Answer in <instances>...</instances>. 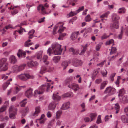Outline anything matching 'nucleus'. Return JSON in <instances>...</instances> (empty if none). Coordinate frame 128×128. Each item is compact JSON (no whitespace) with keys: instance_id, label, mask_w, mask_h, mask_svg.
<instances>
[{"instance_id":"nucleus-1","label":"nucleus","mask_w":128,"mask_h":128,"mask_svg":"<svg viewBox=\"0 0 128 128\" xmlns=\"http://www.w3.org/2000/svg\"><path fill=\"white\" fill-rule=\"evenodd\" d=\"M50 86V84L47 83H46L45 84L42 85L39 88L38 90H36L35 91L34 93V96H36L37 94H42L46 89L47 91L48 92Z\"/></svg>"},{"instance_id":"nucleus-2","label":"nucleus","mask_w":128,"mask_h":128,"mask_svg":"<svg viewBox=\"0 0 128 128\" xmlns=\"http://www.w3.org/2000/svg\"><path fill=\"white\" fill-rule=\"evenodd\" d=\"M61 46H62L58 43H53L52 45L53 54L54 55H60L62 51Z\"/></svg>"},{"instance_id":"nucleus-3","label":"nucleus","mask_w":128,"mask_h":128,"mask_svg":"<svg viewBox=\"0 0 128 128\" xmlns=\"http://www.w3.org/2000/svg\"><path fill=\"white\" fill-rule=\"evenodd\" d=\"M44 63L45 66H43L42 67L41 69L40 73L43 74L47 72H50L54 69L53 67H50V65L49 62L48 61L44 62Z\"/></svg>"},{"instance_id":"nucleus-4","label":"nucleus","mask_w":128,"mask_h":128,"mask_svg":"<svg viewBox=\"0 0 128 128\" xmlns=\"http://www.w3.org/2000/svg\"><path fill=\"white\" fill-rule=\"evenodd\" d=\"M63 26V25L62 24V22H60L58 23L54 29L52 34L55 35L57 34V30L58 28H59V29L58 31V33L60 34L64 32L66 28L65 27H64Z\"/></svg>"},{"instance_id":"nucleus-5","label":"nucleus","mask_w":128,"mask_h":128,"mask_svg":"<svg viewBox=\"0 0 128 128\" xmlns=\"http://www.w3.org/2000/svg\"><path fill=\"white\" fill-rule=\"evenodd\" d=\"M7 60V59L6 58L0 60V71L1 72L6 71L8 70V64L6 63Z\"/></svg>"},{"instance_id":"nucleus-6","label":"nucleus","mask_w":128,"mask_h":128,"mask_svg":"<svg viewBox=\"0 0 128 128\" xmlns=\"http://www.w3.org/2000/svg\"><path fill=\"white\" fill-rule=\"evenodd\" d=\"M34 78V76H30L29 74H22L17 75L16 77L17 79L20 80L24 81H26L29 79H33Z\"/></svg>"},{"instance_id":"nucleus-7","label":"nucleus","mask_w":128,"mask_h":128,"mask_svg":"<svg viewBox=\"0 0 128 128\" xmlns=\"http://www.w3.org/2000/svg\"><path fill=\"white\" fill-rule=\"evenodd\" d=\"M116 92V90L111 86H110L106 89L104 92L105 94H113L115 93Z\"/></svg>"},{"instance_id":"nucleus-8","label":"nucleus","mask_w":128,"mask_h":128,"mask_svg":"<svg viewBox=\"0 0 128 128\" xmlns=\"http://www.w3.org/2000/svg\"><path fill=\"white\" fill-rule=\"evenodd\" d=\"M68 87L72 89L75 92L80 89L78 85L76 83L72 84L68 86Z\"/></svg>"},{"instance_id":"nucleus-9","label":"nucleus","mask_w":128,"mask_h":128,"mask_svg":"<svg viewBox=\"0 0 128 128\" xmlns=\"http://www.w3.org/2000/svg\"><path fill=\"white\" fill-rule=\"evenodd\" d=\"M33 91L32 88H29L25 92V96L28 98H30L33 96Z\"/></svg>"},{"instance_id":"nucleus-10","label":"nucleus","mask_w":128,"mask_h":128,"mask_svg":"<svg viewBox=\"0 0 128 128\" xmlns=\"http://www.w3.org/2000/svg\"><path fill=\"white\" fill-rule=\"evenodd\" d=\"M84 9V6H82L81 7H80L78 9L76 10V12H71L69 14V16H72L74 15H76L78 13L83 10Z\"/></svg>"},{"instance_id":"nucleus-11","label":"nucleus","mask_w":128,"mask_h":128,"mask_svg":"<svg viewBox=\"0 0 128 128\" xmlns=\"http://www.w3.org/2000/svg\"><path fill=\"white\" fill-rule=\"evenodd\" d=\"M18 57L19 58H25L26 57V52L22 50H19L17 54Z\"/></svg>"},{"instance_id":"nucleus-12","label":"nucleus","mask_w":128,"mask_h":128,"mask_svg":"<svg viewBox=\"0 0 128 128\" xmlns=\"http://www.w3.org/2000/svg\"><path fill=\"white\" fill-rule=\"evenodd\" d=\"M79 32H74L71 34L70 38L72 40H75L76 39L78 36Z\"/></svg>"},{"instance_id":"nucleus-13","label":"nucleus","mask_w":128,"mask_h":128,"mask_svg":"<svg viewBox=\"0 0 128 128\" xmlns=\"http://www.w3.org/2000/svg\"><path fill=\"white\" fill-rule=\"evenodd\" d=\"M83 63V62L80 60H76L74 62L73 65L76 67H78L82 66Z\"/></svg>"},{"instance_id":"nucleus-14","label":"nucleus","mask_w":128,"mask_h":128,"mask_svg":"<svg viewBox=\"0 0 128 128\" xmlns=\"http://www.w3.org/2000/svg\"><path fill=\"white\" fill-rule=\"evenodd\" d=\"M9 59L10 63L12 64H14L16 63L17 62L16 59L14 55L10 56Z\"/></svg>"},{"instance_id":"nucleus-15","label":"nucleus","mask_w":128,"mask_h":128,"mask_svg":"<svg viewBox=\"0 0 128 128\" xmlns=\"http://www.w3.org/2000/svg\"><path fill=\"white\" fill-rule=\"evenodd\" d=\"M70 102H68L64 103L62 106L61 108L62 109L66 110L70 108Z\"/></svg>"},{"instance_id":"nucleus-16","label":"nucleus","mask_w":128,"mask_h":128,"mask_svg":"<svg viewBox=\"0 0 128 128\" xmlns=\"http://www.w3.org/2000/svg\"><path fill=\"white\" fill-rule=\"evenodd\" d=\"M41 10L42 13L43 14H48V13H47L45 10V8L42 5H40L38 8V10Z\"/></svg>"},{"instance_id":"nucleus-17","label":"nucleus","mask_w":128,"mask_h":128,"mask_svg":"<svg viewBox=\"0 0 128 128\" xmlns=\"http://www.w3.org/2000/svg\"><path fill=\"white\" fill-rule=\"evenodd\" d=\"M56 107V104L54 102H52L49 104L48 109L50 110H53L55 109Z\"/></svg>"},{"instance_id":"nucleus-18","label":"nucleus","mask_w":128,"mask_h":128,"mask_svg":"<svg viewBox=\"0 0 128 128\" xmlns=\"http://www.w3.org/2000/svg\"><path fill=\"white\" fill-rule=\"evenodd\" d=\"M73 94L72 92H70L63 94L62 96V97L64 98H70L73 97Z\"/></svg>"},{"instance_id":"nucleus-19","label":"nucleus","mask_w":128,"mask_h":128,"mask_svg":"<svg viewBox=\"0 0 128 128\" xmlns=\"http://www.w3.org/2000/svg\"><path fill=\"white\" fill-rule=\"evenodd\" d=\"M35 110L33 116H38V114L40 112L41 108L40 106H38L36 107L35 108Z\"/></svg>"},{"instance_id":"nucleus-20","label":"nucleus","mask_w":128,"mask_h":128,"mask_svg":"<svg viewBox=\"0 0 128 128\" xmlns=\"http://www.w3.org/2000/svg\"><path fill=\"white\" fill-rule=\"evenodd\" d=\"M112 17L113 21H117L120 19V17L115 13L113 14L112 15Z\"/></svg>"},{"instance_id":"nucleus-21","label":"nucleus","mask_w":128,"mask_h":128,"mask_svg":"<svg viewBox=\"0 0 128 128\" xmlns=\"http://www.w3.org/2000/svg\"><path fill=\"white\" fill-rule=\"evenodd\" d=\"M10 108H11V110L12 113H14L15 114H17V108L14 106H12L10 107L9 108V113H10Z\"/></svg>"},{"instance_id":"nucleus-22","label":"nucleus","mask_w":128,"mask_h":128,"mask_svg":"<svg viewBox=\"0 0 128 128\" xmlns=\"http://www.w3.org/2000/svg\"><path fill=\"white\" fill-rule=\"evenodd\" d=\"M121 119L123 122L126 123L128 122V119L127 116L125 115H122L121 117Z\"/></svg>"},{"instance_id":"nucleus-23","label":"nucleus","mask_w":128,"mask_h":128,"mask_svg":"<svg viewBox=\"0 0 128 128\" xmlns=\"http://www.w3.org/2000/svg\"><path fill=\"white\" fill-rule=\"evenodd\" d=\"M52 98L54 100L56 101H58L61 99V97L55 93L53 94Z\"/></svg>"},{"instance_id":"nucleus-24","label":"nucleus","mask_w":128,"mask_h":128,"mask_svg":"<svg viewBox=\"0 0 128 128\" xmlns=\"http://www.w3.org/2000/svg\"><path fill=\"white\" fill-rule=\"evenodd\" d=\"M35 31L34 30H30L28 34L29 36L28 38L29 39H32L34 37V33Z\"/></svg>"},{"instance_id":"nucleus-25","label":"nucleus","mask_w":128,"mask_h":128,"mask_svg":"<svg viewBox=\"0 0 128 128\" xmlns=\"http://www.w3.org/2000/svg\"><path fill=\"white\" fill-rule=\"evenodd\" d=\"M118 96L119 97L122 96L126 93V91L124 88H123L119 90L118 93Z\"/></svg>"},{"instance_id":"nucleus-26","label":"nucleus","mask_w":128,"mask_h":128,"mask_svg":"<svg viewBox=\"0 0 128 128\" xmlns=\"http://www.w3.org/2000/svg\"><path fill=\"white\" fill-rule=\"evenodd\" d=\"M97 115V114L96 113L91 114L90 115V117L91 119L90 122H92L94 120Z\"/></svg>"},{"instance_id":"nucleus-27","label":"nucleus","mask_w":128,"mask_h":128,"mask_svg":"<svg viewBox=\"0 0 128 128\" xmlns=\"http://www.w3.org/2000/svg\"><path fill=\"white\" fill-rule=\"evenodd\" d=\"M108 82L107 81H104V82L101 84L100 89L101 90L104 89L105 87L108 84Z\"/></svg>"},{"instance_id":"nucleus-28","label":"nucleus","mask_w":128,"mask_h":128,"mask_svg":"<svg viewBox=\"0 0 128 128\" xmlns=\"http://www.w3.org/2000/svg\"><path fill=\"white\" fill-rule=\"evenodd\" d=\"M119 28V22H116L114 23L112 26V28L113 29H117Z\"/></svg>"},{"instance_id":"nucleus-29","label":"nucleus","mask_w":128,"mask_h":128,"mask_svg":"<svg viewBox=\"0 0 128 128\" xmlns=\"http://www.w3.org/2000/svg\"><path fill=\"white\" fill-rule=\"evenodd\" d=\"M60 56H54L53 58V60L56 63L58 62L60 60Z\"/></svg>"},{"instance_id":"nucleus-30","label":"nucleus","mask_w":128,"mask_h":128,"mask_svg":"<svg viewBox=\"0 0 128 128\" xmlns=\"http://www.w3.org/2000/svg\"><path fill=\"white\" fill-rule=\"evenodd\" d=\"M62 66L64 68V70H65L68 66V62L66 61L63 62L62 64Z\"/></svg>"},{"instance_id":"nucleus-31","label":"nucleus","mask_w":128,"mask_h":128,"mask_svg":"<svg viewBox=\"0 0 128 128\" xmlns=\"http://www.w3.org/2000/svg\"><path fill=\"white\" fill-rule=\"evenodd\" d=\"M13 69L14 72H18L20 71L19 66L17 65L14 66L13 68Z\"/></svg>"},{"instance_id":"nucleus-32","label":"nucleus","mask_w":128,"mask_h":128,"mask_svg":"<svg viewBox=\"0 0 128 128\" xmlns=\"http://www.w3.org/2000/svg\"><path fill=\"white\" fill-rule=\"evenodd\" d=\"M10 84V82H7L4 84L2 86L3 90H6Z\"/></svg>"},{"instance_id":"nucleus-33","label":"nucleus","mask_w":128,"mask_h":128,"mask_svg":"<svg viewBox=\"0 0 128 128\" xmlns=\"http://www.w3.org/2000/svg\"><path fill=\"white\" fill-rule=\"evenodd\" d=\"M36 54L37 58L38 59H40L42 57V52L40 51L37 52Z\"/></svg>"},{"instance_id":"nucleus-34","label":"nucleus","mask_w":128,"mask_h":128,"mask_svg":"<svg viewBox=\"0 0 128 128\" xmlns=\"http://www.w3.org/2000/svg\"><path fill=\"white\" fill-rule=\"evenodd\" d=\"M67 34L65 33L61 34L59 35V36L58 39L60 40H63L64 39V37Z\"/></svg>"},{"instance_id":"nucleus-35","label":"nucleus","mask_w":128,"mask_h":128,"mask_svg":"<svg viewBox=\"0 0 128 128\" xmlns=\"http://www.w3.org/2000/svg\"><path fill=\"white\" fill-rule=\"evenodd\" d=\"M11 108L10 109V117L12 119H15L16 118V114H15L14 113H12L11 110Z\"/></svg>"},{"instance_id":"nucleus-36","label":"nucleus","mask_w":128,"mask_h":128,"mask_svg":"<svg viewBox=\"0 0 128 128\" xmlns=\"http://www.w3.org/2000/svg\"><path fill=\"white\" fill-rule=\"evenodd\" d=\"M116 74L115 73H114L112 74L110 76L109 79L111 81L113 82L114 81V78L116 75Z\"/></svg>"},{"instance_id":"nucleus-37","label":"nucleus","mask_w":128,"mask_h":128,"mask_svg":"<svg viewBox=\"0 0 128 128\" xmlns=\"http://www.w3.org/2000/svg\"><path fill=\"white\" fill-rule=\"evenodd\" d=\"M102 43H100L99 44H97L96 47V51H99L100 50V48H101L102 45Z\"/></svg>"},{"instance_id":"nucleus-38","label":"nucleus","mask_w":128,"mask_h":128,"mask_svg":"<svg viewBox=\"0 0 128 128\" xmlns=\"http://www.w3.org/2000/svg\"><path fill=\"white\" fill-rule=\"evenodd\" d=\"M27 100V99H25L23 100L22 102H20V105L21 106L24 107V106L27 103V102H26Z\"/></svg>"},{"instance_id":"nucleus-39","label":"nucleus","mask_w":128,"mask_h":128,"mask_svg":"<svg viewBox=\"0 0 128 128\" xmlns=\"http://www.w3.org/2000/svg\"><path fill=\"white\" fill-rule=\"evenodd\" d=\"M78 1V0H72L70 2L69 4L71 5L72 6H75L76 4V3Z\"/></svg>"},{"instance_id":"nucleus-40","label":"nucleus","mask_w":128,"mask_h":128,"mask_svg":"<svg viewBox=\"0 0 128 128\" xmlns=\"http://www.w3.org/2000/svg\"><path fill=\"white\" fill-rule=\"evenodd\" d=\"M124 58V56H123L122 57L119 59L116 62V64L118 66H119L120 64L122 62V60Z\"/></svg>"},{"instance_id":"nucleus-41","label":"nucleus","mask_w":128,"mask_h":128,"mask_svg":"<svg viewBox=\"0 0 128 128\" xmlns=\"http://www.w3.org/2000/svg\"><path fill=\"white\" fill-rule=\"evenodd\" d=\"M86 21V22H90L92 20V18L89 14H88L86 17L85 18Z\"/></svg>"},{"instance_id":"nucleus-42","label":"nucleus","mask_w":128,"mask_h":128,"mask_svg":"<svg viewBox=\"0 0 128 128\" xmlns=\"http://www.w3.org/2000/svg\"><path fill=\"white\" fill-rule=\"evenodd\" d=\"M126 12V9L124 8H119L118 10V12L119 14L124 13Z\"/></svg>"},{"instance_id":"nucleus-43","label":"nucleus","mask_w":128,"mask_h":128,"mask_svg":"<svg viewBox=\"0 0 128 128\" xmlns=\"http://www.w3.org/2000/svg\"><path fill=\"white\" fill-rule=\"evenodd\" d=\"M110 12H108L101 16H100V18H107L108 15L110 14Z\"/></svg>"},{"instance_id":"nucleus-44","label":"nucleus","mask_w":128,"mask_h":128,"mask_svg":"<svg viewBox=\"0 0 128 128\" xmlns=\"http://www.w3.org/2000/svg\"><path fill=\"white\" fill-rule=\"evenodd\" d=\"M20 90V89L18 87L15 88L13 90L14 94H17Z\"/></svg>"},{"instance_id":"nucleus-45","label":"nucleus","mask_w":128,"mask_h":128,"mask_svg":"<svg viewBox=\"0 0 128 128\" xmlns=\"http://www.w3.org/2000/svg\"><path fill=\"white\" fill-rule=\"evenodd\" d=\"M62 114V112L61 111L59 110L56 113V116L57 119L59 118H60V116Z\"/></svg>"},{"instance_id":"nucleus-46","label":"nucleus","mask_w":128,"mask_h":128,"mask_svg":"<svg viewBox=\"0 0 128 128\" xmlns=\"http://www.w3.org/2000/svg\"><path fill=\"white\" fill-rule=\"evenodd\" d=\"M102 122V121L101 119V116L100 115L98 117L96 123L98 124H100Z\"/></svg>"},{"instance_id":"nucleus-47","label":"nucleus","mask_w":128,"mask_h":128,"mask_svg":"<svg viewBox=\"0 0 128 128\" xmlns=\"http://www.w3.org/2000/svg\"><path fill=\"white\" fill-rule=\"evenodd\" d=\"M46 120L45 119H39L36 120V122H37L38 121L41 124H44L45 123V122L46 121Z\"/></svg>"},{"instance_id":"nucleus-48","label":"nucleus","mask_w":128,"mask_h":128,"mask_svg":"<svg viewBox=\"0 0 128 128\" xmlns=\"http://www.w3.org/2000/svg\"><path fill=\"white\" fill-rule=\"evenodd\" d=\"M114 42V40L113 39H111L109 41H107L106 43V45H110L111 44L113 43Z\"/></svg>"},{"instance_id":"nucleus-49","label":"nucleus","mask_w":128,"mask_h":128,"mask_svg":"<svg viewBox=\"0 0 128 128\" xmlns=\"http://www.w3.org/2000/svg\"><path fill=\"white\" fill-rule=\"evenodd\" d=\"M26 66V64H23L19 66L20 71L24 70Z\"/></svg>"},{"instance_id":"nucleus-50","label":"nucleus","mask_w":128,"mask_h":128,"mask_svg":"<svg viewBox=\"0 0 128 128\" xmlns=\"http://www.w3.org/2000/svg\"><path fill=\"white\" fill-rule=\"evenodd\" d=\"M116 49L115 47H112L111 49V51L110 52V54L112 55L116 51Z\"/></svg>"},{"instance_id":"nucleus-51","label":"nucleus","mask_w":128,"mask_h":128,"mask_svg":"<svg viewBox=\"0 0 128 128\" xmlns=\"http://www.w3.org/2000/svg\"><path fill=\"white\" fill-rule=\"evenodd\" d=\"M110 37V36H107L106 34H104L101 37V39L103 40L106 39Z\"/></svg>"},{"instance_id":"nucleus-52","label":"nucleus","mask_w":128,"mask_h":128,"mask_svg":"<svg viewBox=\"0 0 128 128\" xmlns=\"http://www.w3.org/2000/svg\"><path fill=\"white\" fill-rule=\"evenodd\" d=\"M101 73L103 77H106L108 74V72L105 70L104 71H102Z\"/></svg>"},{"instance_id":"nucleus-53","label":"nucleus","mask_w":128,"mask_h":128,"mask_svg":"<svg viewBox=\"0 0 128 128\" xmlns=\"http://www.w3.org/2000/svg\"><path fill=\"white\" fill-rule=\"evenodd\" d=\"M48 56L47 55H44L42 59L43 62H46V61H48Z\"/></svg>"},{"instance_id":"nucleus-54","label":"nucleus","mask_w":128,"mask_h":128,"mask_svg":"<svg viewBox=\"0 0 128 128\" xmlns=\"http://www.w3.org/2000/svg\"><path fill=\"white\" fill-rule=\"evenodd\" d=\"M86 29V34L88 33H90L92 31V29L90 27H88L87 28H85Z\"/></svg>"},{"instance_id":"nucleus-55","label":"nucleus","mask_w":128,"mask_h":128,"mask_svg":"<svg viewBox=\"0 0 128 128\" xmlns=\"http://www.w3.org/2000/svg\"><path fill=\"white\" fill-rule=\"evenodd\" d=\"M123 33V28H122L121 30V33L120 34H119L118 38L120 39H122V34Z\"/></svg>"},{"instance_id":"nucleus-56","label":"nucleus","mask_w":128,"mask_h":128,"mask_svg":"<svg viewBox=\"0 0 128 128\" xmlns=\"http://www.w3.org/2000/svg\"><path fill=\"white\" fill-rule=\"evenodd\" d=\"M13 11L11 12V13L12 15L14 16L17 14L18 12V10L17 9L14 10Z\"/></svg>"},{"instance_id":"nucleus-57","label":"nucleus","mask_w":128,"mask_h":128,"mask_svg":"<svg viewBox=\"0 0 128 128\" xmlns=\"http://www.w3.org/2000/svg\"><path fill=\"white\" fill-rule=\"evenodd\" d=\"M23 31H24V32H26L25 30L24 29L21 28L20 30H18V31H15V32H18L19 34H22V33L23 32Z\"/></svg>"},{"instance_id":"nucleus-58","label":"nucleus","mask_w":128,"mask_h":128,"mask_svg":"<svg viewBox=\"0 0 128 128\" xmlns=\"http://www.w3.org/2000/svg\"><path fill=\"white\" fill-rule=\"evenodd\" d=\"M6 109V107L5 106H3L0 109V112H2L5 111Z\"/></svg>"},{"instance_id":"nucleus-59","label":"nucleus","mask_w":128,"mask_h":128,"mask_svg":"<svg viewBox=\"0 0 128 128\" xmlns=\"http://www.w3.org/2000/svg\"><path fill=\"white\" fill-rule=\"evenodd\" d=\"M105 60L104 61L100 63L97 64V66H100V67H102L103 65L104 64V63L106 62Z\"/></svg>"},{"instance_id":"nucleus-60","label":"nucleus","mask_w":128,"mask_h":128,"mask_svg":"<svg viewBox=\"0 0 128 128\" xmlns=\"http://www.w3.org/2000/svg\"><path fill=\"white\" fill-rule=\"evenodd\" d=\"M29 109L28 108H25L24 111V112H22V113H23L22 115L24 116H25L26 114V112H27L28 111Z\"/></svg>"},{"instance_id":"nucleus-61","label":"nucleus","mask_w":128,"mask_h":128,"mask_svg":"<svg viewBox=\"0 0 128 128\" xmlns=\"http://www.w3.org/2000/svg\"><path fill=\"white\" fill-rule=\"evenodd\" d=\"M52 50L50 48L48 49L47 51V53L50 56H51L52 54Z\"/></svg>"},{"instance_id":"nucleus-62","label":"nucleus","mask_w":128,"mask_h":128,"mask_svg":"<svg viewBox=\"0 0 128 128\" xmlns=\"http://www.w3.org/2000/svg\"><path fill=\"white\" fill-rule=\"evenodd\" d=\"M31 62L32 67L35 66H38V63L36 61H32Z\"/></svg>"},{"instance_id":"nucleus-63","label":"nucleus","mask_w":128,"mask_h":128,"mask_svg":"<svg viewBox=\"0 0 128 128\" xmlns=\"http://www.w3.org/2000/svg\"><path fill=\"white\" fill-rule=\"evenodd\" d=\"M18 7V6H11V7L8 8L10 10H14L16 9V8H17Z\"/></svg>"},{"instance_id":"nucleus-64","label":"nucleus","mask_w":128,"mask_h":128,"mask_svg":"<svg viewBox=\"0 0 128 128\" xmlns=\"http://www.w3.org/2000/svg\"><path fill=\"white\" fill-rule=\"evenodd\" d=\"M2 78V79H4V80H7L8 78V76H6L4 74H3L1 75Z\"/></svg>"}]
</instances>
